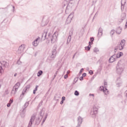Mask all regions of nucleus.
I'll return each mask as SVG.
<instances>
[{"label":"nucleus","mask_w":127,"mask_h":127,"mask_svg":"<svg viewBox=\"0 0 127 127\" xmlns=\"http://www.w3.org/2000/svg\"><path fill=\"white\" fill-rule=\"evenodd\" d=\"M123 55H124V54L122 52H120V53H118L117 54V55H116V57H117V58H120V57H122Z\"/></svg>","instance_id":"nucleus-22"},{"label":"nucleus","mask_w":127,"mask_h":127,"mask_svg":"<svg viewBox=\"0 0 127 127\" xmlns=\"http://www.w3.org/2000/svg\"><path fill=\"white\" fill-rule=\"evenodd\" d=\"M89 96H92V97H94L95 95H94V94H91L90 93V94H89Z\"/></svg>","instance_id":"nucleus-52"},{"label":"nucleus","mask_w":127,"mask_h":127,"mask_svg":"<svg viewBox=\"0 0 127 127\" xmlns=\"http://www.w3.org/2000/svg\"><path fill=\"white\" fill-rule=\"evenodd\" d=\"M122 29L121 27H119L116 29V33L117 34L120 35L122 33Z\"/></svg>","instance_id":"nucleus-17"},{"label":"nucleus","mask_w":127,"mask_h":127,"mask_svg":"<svg viewBox=\"0 0 127 127\" xmlns=\"http://www.w3.org/2000/svg\"><path fill=\"white\" fill-rule=\"evenodd\" d=\"M120 44V45L125 46V45L126 44V40H125V39L122 40Z\"/></svg>","instance_id":"nucleus-23"},{"label":"nucleus","mask_w":127,"mask_h":127,"mask_svg":"<svg viewBox=\"0 0 127 127\" xmlns=\"http://www.w3.org/2000/svg\"><path fill=\"white\" fill-rule=\"evenodd\" d=\"M104 85H105V86H106V85H107V82L104 81Z\"/></svg>","instance_id":"nucleus-61"},{"label":"nucleus","mask_w":127,"mask_h":127,"mask_svg":"<svg viewBox=\"0 0 127 127\" xmlns=\"http://www.w3.org/2000/svg\"><path fill=\"white\" fill-rule=\"evenodd\" d=\"M16 76H17V73H15L14 75V77H16Z\"/></svg>","instance_id":"nucleus-57"},{"label":"nucleus","mask_w":127,"mask_h":127,"mask_svg":"<svg viewBox=\"0 0 127 127\" xmlns=\"http://www.w3.org/2000/svg\"><path fill=\"white\" fill-rule=\"evenodd\" d=\"M89 74H90V75H93V74H94V72L93 71V70H90L89 71Z\"/></svg>","instance_id":"nucleus-33"},{"label":"nucleus","mask_w":127,"mask_h":127,"mask_svg":"<svg viewBox=\"0 0 127 127\" xmlns=\"http://www.w3.org/2000/svg\"><path fill=\"white\" fill-rule=\"evenodd\" d=\"M39 40H40V37H38L33 42V45H34V46H37V45L39 44Z\"/></svg>","instance_id":"nucleus-11"},{"label":"nucleus","mask_w":127,"mask_h":127,"mask_svg":"<svg viewBox=\"0 0 127 127\" xmlns=\"http://www.w3.org/2000/svg\"><path fill=\"white\" fill-rule=\"evenodd\" d=\"M36 91L37 90H36L35 89L33 90V93L34 94V95H35V94H36Z\"/></svg>","instance_id":"nucleus-47"},{"label":"nucleus","mask_w":127,"mask_h":127,"mask_svg":"<svg viewBox=\"0 0 127 127\" xmlns=\"http://www.w3.org/2000/svg\"><path fill=\"white\" fill-rule=\"evenodd\" d=\"M68 78V74H65L64 75V79H67Z\"/></svg>","instance_id":"nucleus-41"},{"label":"nucleus","mask_w":127,"mask_h":127,"mask_svg":"<svg viewBox=\"0 0 127 127\" xmlns=\"http://www.w3.org/2000/svg\"><path fill=\"white\" fill-rule=\"evenodd\" d=\"M29 89H30V85H28L27 86H26L24 89H23V91L22 92V95H20L19 97V100L21 101L22 100V98H23V96H24V94L26 93V91H29Z\"/></svg>","instance_id":"nucleus-7"},{"label":"nucleus","mask_w":127,"mask_h":127,"mask_svg":"<svg viewBox=\"0 0 127 127\" xmlns=\"http://www.w3.org/2000/svg\"><path fill=\"white\" fill-rule=\"evenodd\" d=\"M86 76H87V73H83V74H82V77H86Z\"/></svg>","instance_id":"nucleus-42"},{"label":"nucleus","mask_w":127,"mask_h":127,"mask_svg":"<svg viewBox=\"0 0 127 127\" xmlns=\"http://www.w3.org/2000/svg\"><path fill=\"white\" fill-rule=\"evenodd\" d=\"M46 110L45 108H43L40 112L39 115V117L36 120V125H39L40 122L43 119V121L42 122V126L45 123V121H46V119H47V117H48V113H45Z\"/></svg>","instance_id":"nucleus-1"},{"label":"nucleus","mask_w":127,"mask_h":127,"mask_svg":"<svg viewBox=\"0 0 127 127\" xmlns=\"http://www.w3.org/2000/svg\"><path fill=\"white\" fill-rule=\"evenodd\" d=\"M42 74H43V71H42V70H39V71L38 72L37 76H38V77H40V76H41V75H42Z\"/></svg>","instance_id":"nucleus-24"},{"label":"nucleus","mask_w":127,"mask_h":127,"mask_svg":"<svg viewBox=\"0 0 127 127\" xmlns=\"http://www.w3.org/2000/svg\"><path fill=\"white\" fill-rule=\"evenodd\" d=\"M12 103H13V100L10 99V100H9V104H12Z\"/></svg>","instance_id":"nucleus-44"},{"label":"nucleus","mask_w":127,"mask_h":127,"mask_svg":"<svg viewBox=\"0 0 127 127\" xmlns=\"http://www.w3.org/2000/svg\"><path fill=\"white\" fill-rule=\"evenodd\" d=\"M49 21L48 20H47V21H46L47 23H48V22H49Z\"/></svg>","instance_id":"nucleus-64"},{"label":"nucleus","mask_w":127,"mask_h":127,"mask_svg":"<svg viewBox=\"0 0 127 127\" xmlns=\"http://www.w3.org/2000/svg\"><path fill=\"white\" fill-rule=\"evenodd\" d=\"M115 32H116V31L115 30V29L112 30L110 32L111 36H113V35H114Z\"/></svg>","instance_id":"nucleus-28"},{"label":"nucleus","mask_w":127,"mask_h":127,"mask_svg":"<svg viewBox=\"0 0 127 127\" xmlns=\"http://www.w3.org/2000/svg\"><path fill=\"white\" fill-rule=\"evenodd\" d=\"M100 90L104 92L105 95H107V92H106V90H105V87L104 86H100Z\"/></svg>","instance_id":"nucleus-21"},{"label":"nucleus","mask_w":127,"mask_h":127,"mask_svg":"<svg viewBox=\"0 0 127 127\" xmlns=\"http://www.w3.org/2000/svg\"><path fill=\"white\" fill-rule=\"evenodd\" d=\"M47 33H48V30L46 29L44 31V33L42 34L41 39L42 40H45L46 39V36H47Z\"/></svg>","instance_id":"nucleus-10"},{"label":"nucleus","mask_w":127,"mask_h":127,"mask_svg":"<svg viewBox=\"0 0 127 127\" xmlns=\"http://www.w3.org/2000/svg\"><path fill=\"white\" fill-rule=\"evenodd\" d=\"M7 107H8V108H9V107H10V103H8L7 104Z\"/></svg>","instance_id":"nucleus-50"},{"label":"nucleus","mask_w":127,"mask_h":127,"mask_svg":"<svg viewBox=\"0 0 127 127\" xmlns=\"http://www.w3.org/2000/svg\"><path fill=\"white\" fill-rule=\"evenodd\" d=\"M94 52H95L96 53H97V52H99V49L97 48H95Z\"/></svg>","instance_id":"nucleus-32"},{"label":"nucleus","mask_w":127,"mask_h":127,"mask_svg":"<svg viewBox=\"0 0 127 127\" xmlns=\"http://www.w3.org/2000/svg\"><path fill=\"white\" fill-rule=\"evenodd\" d=\"M17 64H18V65H20L21 64V62H20V61L18 60L17 62Z\"/></svg>","instance_id":"nucleus-39"},{"label":"nucleus","mask_w":127,"mask_h":127,"mask_svg":"<svg viewBox=\"0 0 127 127\" xmlns=\"http://www.w3.org/2000/svg\"><path fill=\"white\" fill-rule=\"evenodd\" d=\"M57 46L55 45L53 48V50L52 51V55L51 56V58L54 60L56 57V54H57Z\"/></svg>","instance_id":"nucleus-5"},{"label":"nucleus","mask_w":127,"mask_h":127,"mask_svg":"<svg viewBox=\"0 0 127 127\" xmlns=\"http://www.w3.org/2000/svg\"><path fill=\"white\" fill-rule=\"evenodd\" d=\"M121 84H122L121 83H117V87H120V85H121Z\"/></svg>","instance_id":"nucleus-48"},{"label":"nucleus","mask_w":127,"mask_h":127,"mask_svg":"<svg viewBox=\"0 0 127 127\" xmlns=\"http://www.w3.org/2000/svg\"><path fill=\"white\" fill-rule=\"evenodd\" d=\"M73 35V31L71 30L69 31V35H68V36H70L71 37V36Z\"/></svg>","instance_id":"nucleus-31"},{"label":"nucleus","mask_w":127,"mask_h":127,"mask_svg":"<svg viewBox=\"0 0 127 127\" xmlns=\"http://www.w3.org/2000/svg\"><path fill=\"white\" fill-rule=\"evenodd\" d=\"M14 87H16V88H19V87H20V82H17L15 85L14 86Z\"/></svg>","instance_id":"nucleus-27"},{"label":"nucleus","mask_w":127,"mask_h":127,"mask_svg":"<svg viewBox=\"0 0 127 127\" xmlns=\"http://www.w3.org/2000/svg\"><path fill=\"white\" fill-rule=\"evenodd\" d=\"M126 28H127V22H126V25H125Z\"/></svg>","instance_id":"nucleus-58"},{"label":"nucleus","mask_w":127,"mask_h":127,"mask_svg":"<svg viewBox=\"0 0 127 127\" xmlns=\"http://www.w3.org/2000/svg\"><path fill=\"white\" fill-rule=\"evenodd\" d=\"M122 61H120L118 62L117 66H116L117 68V72L118 74H122L123 71H124V68L122 67Z\"/></svg>","instance_id":"nucleus-3"},{"label":"nucleus","mask_w":127,"mask_h":127,"mask_svg":"<svg viewBox=\"0 0 127 127\" xmlns=\"http://www.w3.org/2000/svg\"><path fill=\"white\" fill-rule=\"evenodd\" d=\"M38 87H39V86H38V85H36V87H35V90L36 91H37V90H38Z\"/></svg>","instance_id":"nucleus-45"},{"label":"nucleus","mask_w":127,"mask_h":127,"mask_svg":"<svg viewBox=\"0 0 127 127\" xmlns=\"http://www.w3.org/2000/svg\"><path fill=\"white\" fill-rule=\"evenodd\" d=\"M79 79V77H75L74 78V80H76L74 82H73V84H76V82L78 81Z\"/></svg>","instance_id":"nucleus-35"},{"label":"nucleus","mask_w":127,"mask_h":127,"mask_svg":"<svg viewBox=\"0 0 127 127\" xmlns=\"http://www.w3.org/2000/svg\"><path fill=\"white\" fill-rule=\"evenodd\" d=\"M124 47H125V46H124L121 44H119L118 47V49H119V50H123L124 49Z\"/></svg>","instance_id":"nucleus-26"},{"label":"nucleus","mask_w":127,"mask_h":127,"mask_svg":"<svg viewBox=\"0 0 127 127\" xmlns=\"http://www.w3.org/2000/svg\"><path fill=\"white\" fill-rule=\"evenodd\" d=\"M102 35H103V29L102 28H99L98 32V36L100 38Z\"/></svg>","instance_id":"nucleus-15"},{"label":"nucleus","mask_w":127,"mask_h":127,"mask_svg":"<svg viewBox=\"0 0 127 127\" xmlns=\"http://www.w3.org/2000/svg\"><path fill=\"white\" fill-rule=\"evenodd\" d=\"M0 63L3 66V67H5V68L8 67V63L4 61L0 62Z\"/></svg>","instance_id":"nucleus-13"},{"label":"nucleus","mask_w":127,"mask_h":127,"mask_svg":"<svg viewBox=\"0 0 127 127\" xmlns=\"http://www.w3.org/2000/svg\"><path fill=\"white\" fill-rule=\"evenodd\" d=\"M57 74H58V71H56V73L53 76V80H54V79H55L56 76H57Z\"/></svg>","instance_id":"nucleus-30"},{"label":"nucleus","mask_w":127,"mask_h":127,"mask_svg":"<svg viewBox=\"0 0 127 127\" xmlns=\"http://www.w3.org/2000/svg\"><path fill=\"white\" fill-rule=\"evenodd\" d=\"M124 9H125V7L122 6V8H121V10H122V11H123V10H124Z\"/></svg>","instance_id":"nucleus-56"},{"label":"nucleus","mask_w":127,"mask_h":127,"mask_svg":"<svg viewBox=\"0 0 127 127\" xmlns=\"http://www.w3.org/2000/svg\"><path fill=\"white\" fill-rule=\"evenodd\" d=\"M17 90H18V88L13 86L11 93V95H14L15 94H16V92H17Z\"/></svg>","instance_id":"nucleus-14"},{"label":"nucleus","mask_w":127,"mask_h":127,"mask_svg":"<svg viewBox=\"0 0 127 127\" xmlns=\"http://www.w3.org/2000/svg\"><path fill=\"white\" fill-rule=\"evenodd\" d=\"M78 125L76 127H80L81 125H82V123H83V119L82 117L79 116L77 118Z\"/></svg>","instance_id":"nucleus-12"},{"label":"nucleus","mask_w":127,"mask_h":127,"mask_svg":"<svg viewBox=\"0 0 127 127\" xmlns=\"http://www.w3.org/2000/svg\"><path fill=\"white\" fill-rule=\"evenodd\" d=\"M36 91L37 90H36L35 89L33 90V93L34 94V95H35V94H36Z\"/></svg>","instance_id":"nucleus-46"},{"label":"nucleus","mask_w":127,"mask_h":127,"mask_svg":"<svg viewBox=\"0 0 127 127\" xmlns=\"http://www.w3.org/2000/svg\"><path fill=\"white\" fill-rule=\"evenodd\" d=\"M12 8H13V11H14V10H15V7H14V6H12Z\"/></svg>","instance_id":"nucleus-54"},{"label":"nucleus","mask_w":127,"mask_h":127,"mask_svg":"<svg viewBox=\"0 0 127 127\" xmlns=\"http://www.w3.org/2000/svg\"><path fill=\"white\" fill-rule=\"evenodd\" d=\"M69 42H70L69 41H67L66 44H69Z\"/></svg>","instance_id":"nucleus-62"},{"label":"nucleus","mask_w":127,"mask_h":127,"mask_svg":"<svg viewBox=\"0 0 127 127\" xmlns=\"http://www.w3.org/2000/svg\"><path fill=\"white\" fill-rule=\"evenodd\" d=\"M85 50L89 51L91 49V44H90V42H89V45L87 47H85Z\"/></svg>","instance_id":"nucleus-25"},{"label":"nucleus","mask_w":127,"mask_h":127,"mask_svg":"<svg viewBox=\"0 0 127 127\" xmlns=\"http://www.w3.org/2000/svg\"><path fill=\"white\" fill-rule=\"evenodd\" d=\"M86 69H87V70L88 71H89V67H87Z\"/></svg>","instance_id":"nucleus-63"},{"label":"nucleus","mask_w":127,"mask_h":127,"mask_svg":"<svg viewBox=\"0 0 127 127\" xmlns=\"http://www.w3.org/2000/svg\"><path fill=\"white\" fill-rule=\"evenodd\" d=\"M35 115H33L30 119V120L28 124V126L27 127H31V126H32V124L33 123V122H34L35 120Z\"/></svg>","instance_id":"nucleus-9"},{"label":"nucleus","mask_w":127,"mask_h":127,"mask_svg":"<svg viewBox=\"0 0 127 127\" xmlns=\"http://www.w3.org/2000/svg\"><path fill=\"white\" fill-rule=\"evenodd\" d=\"M24 48H25L24 45H21L19 47L18 51H17V53L18 54H21V53H23V51H24Z\"/></svg>","instance_id":"nucleus-8"},{"label":"nucleus","mask_w":127,"mask_h":127,"mask_svg":"<svg viewBox=\"0 0 127 127\" xmlns=\"http://www.w3.org/2000/svg\"><path fill=\"white\" fill-rule=\"evenodd\" d=\"M67 41H69V42H70V41H71V37L69 36L67 38Z\"/></svg>","instance_id":"nucleus-37"},{"label":"nucleus","mask_w":127,"mask_h":127,"mask_svg":"<svg viewBox=\"0 0 127 127\" xmlns=\"http://www.w3.org/2000/svg\"><path fill=\"white\" fill-rule=\"evenodd\" d=\"M1 70H2V67L0 66V73H1Z\"/></svg>","instance_id":"nucleus-49"},{"label":"nucleus","mask_w":127,"mask_h":127,"mask_svg":"<svg viewBox=\"0 0 127 127\" xmlns=\"http://www.w3.org/2000/svg\"><path fill=\"white\" fill-rule=\"evenodd\" d=\"M126 0H121V8L123 9V7H125V4H126Z\"/></svg>","instance_id":"nucleus-20"},{"label":"nucleus","mask_w":127,"mask_h":127,"mask_svg":"<svg viewBox=\"0 0 127 127\" xmlns=\"http://www.w3.org/2000/svg\"><path fill=\"white\" fill-rule=\"evenodd\" d=\"M48 38L51 39V43H54L55 41H56V39H57V36H56V33L55 32L53 35L51 36V34L49 33L48 34Z\"/></svg>","instance_id":"nucleus-4"},{"label":"nucleus","mask_w":127,"mask_h":127,"mask_svg":"<svg viewBox=\"0 0 127 127\" xmlns=\"http://www.w3.org/2000/svg\"><path fill=\"white\" fill-rule=\"evenodd\" d=\"M64 103V101L63 100H62L60 103L61 105H63V104Z\"/></svg>","instance_id":"nucleus-51"},{"label":"nucleus","mask_w":127,"mask_h":127,"mask_svg":"<svg viewBox=\"0 0 127 127\" xmlns=\"http://www.w3.org/2000/svg\"><path fill=\"white\" fill-rule=\"evenodd\" d=\"M28 105H29V103L28 102H27L25 103V104L24 105V108L23 107L22 112H23L24 111V110H25V109H26V108H27V107H28Z\"/></svg>","instance_id":"nucleus-19"},{"label":"nucleus","mask_w":127,"mask_h":127,"mask_svg":"<svg viewBox=\"0 0 127 127\" xmlns=\"http://www.w3.org/2000/svg\"><path fill=\"white\" fill-rule=\"evenodd\" d=\"M68 16H74V12H72L69 14L68 15Z\"/></svg>","instance_id":"nucleus-34"},{"label":"nucleus","mask_w":127,"mask_h":127,"mask_svg":"<svg viewBox=\"0 0 127 127\" xmlns=\"http://www.w3.org/2000/svg\"><path fill=\"white\" fill-rule=\"evenodd\" d=\"M117 50H118V48H115V52L117 51Z\"/></svg>","instance_id":"nucleus-59"},{"label":"nucleus","mask_w":127,"mask_h":127,"mask_svg":"<svg viewBox=\"0 0 127 127\" xmlns=\"http://www.w3.org/2000/svg\"><path fill=\"white\" fill-rule=\"evenodd\" d=\"M65 99H66V98L64 96H63L62 98V101H65Z\"/></svg>","instance_id":"nucleus-40"},{"label":"nucleus","mask_w":127,"mask_h":127,"mask_svg":"<svg viewBox=\"0 0 127 127\" xmlns=\"http://www.w3.org/2000/svg\"><path fill=\"white\" fill-rule=\"evenodd\" d=\"M115 58H116V55H113L111 56L109 60L110 63H113L115 61Z\"/></svg>","instance_id":"nucleus-16"},{"label":"nucleus","mask_w":127,"mask_h":127,"mask_svg":"<svg viewBox=\"0 0 127 127\" xmlns=\"http://www.w3.org/2000/svg\"><path fill=\"white\" fill-rule=\"evenodd\" d=\"M98 114V108L96 106H93V110L91 111V115L92 118H95Z\"/></svg>","instance_id":"nucleus-6"},{"label":"nucleus","mask_w":127,"mask_h":127,"mask_svg":"<svg viewBox=\"0 0 127 127\" xmlns=\"http://www.w3.org/2000/svg\"><path fill=\"white\" fill-rule=\"evenodd\" d=\"M76 54H77V53H75L74 54V55H73V57H72V59H74V58H75V56Z\"/></svg>","instance_id":"nucleus-53"},{"label":"nucleus","mask_w":127,"mask_h":127,"mask_svg":"<svg viewBox=\"0 0 127 127\" xmlns=\"http://www.w3.org/2000/svg\"><path fill=\"white\" fill-rule=\"evenodd\" d=\"M68 1L69 2L65 9L66 14H69V12L72 10V8H73V6H74V5L75 4V1L73 0H68Z\"/></svg>","instance_id":"nucleus-2"},{"label":"nucleus","mask_w":127,"mask_h":127,"mask_svg":"<svg viewBox=\"0 0 127 127\" xmlns=\"http://www.w3.org/2000/svg\"><path fill=\"white\" fill-rule=\"evenodd\" d=\"M55 100H56V101H59V99H58L56 98V95L55 96Z\"/></svg>","instance_id":"nucleus-55"},{"label":"nucleus","mask_w":127,"mask_h":127,"mask_svg":"<svg viewBox=\"0 0 127 127\" xmlns=\"http://www.w3.org/2000/svg\"><path fill=\"white\" fill-rule=\"evenodd\" d=\"M72 18H73V17L68 16L66 20V23H67V24L70 23V22H71V21L72 20Z\"/></svg>","instance_id":"nucleus-18"},{"label":"nucleus","mask_w":127,"mask_h":127,"mask_svg":"<svg viewBox=\"0 0 127 127\" xmlns=\"http://www.w3.org/2000/svg\"><path fill=\"white\" fill-rule=\"evenodd\" d=\"M109 93V90H107V92H106L107 95H108Z\"/></svg>","instance_id":"nucleus-60"},{"label":"nucleus","mask_w":127,"mask_h":127,"mask_svg":"<svg viewBox=\"0 0 127 127\" xmlns=\"http://www.w3.org/2000/svg\"><path fill=\"white\" fill-rule=\"evenodd\" d=\"M79 80H80V81H82V80H84V77L83 76H81L79 78Z\"/></svg>","instance_id":"nucleus-43"},{"label":"nucleus","mask_w":127,"mask_h":127,"mask_svg":"<svg viewBox=\"0 0 127 127\" xmlns=\"http://www.w3.org/2000/svg\"><path fill=\"white\" fill-rule=\"evenodd\" d=\"M74 95L75 96H79V95H80V93L79 91L75 90L74 92Z\"/></svg>","instance_id":"nucleus-29"},{"label":"nucleus","mask_w":127,"mask_h":127,"mask_svg":"<svg viewBox=\"0 0 127 127\" xmlns=\"http://www.w3.org/2000/svg\"><path fill=\"white\" fill-rule=\"evenodd\" d=\"M83 71H84V68H81L79 71V74H82V73H83Z\"/></svg>","instance_id":"nucleus-38"},{"label":"nucleus","mask_w":127,"mask_h":127,"mask_svg":"<svg viewBox=\"0 0 127 127\" xmlns=\"http://www.w3.org/2000/svg\"><path fill=\"white\" fill-rule=\"evenodd\" d=\"M90 40L91 42H93L94 40H95V39L94 38V37H90Z\"/></svg>","instance_id":"nucleus-36"}]
</instances>
